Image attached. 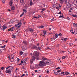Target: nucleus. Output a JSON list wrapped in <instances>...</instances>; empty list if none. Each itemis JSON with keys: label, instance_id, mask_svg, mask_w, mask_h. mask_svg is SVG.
Returning <instances> with one entry per match:
<instances>
[{"label": "nucleus", "instance_id": "24", "mask_svg": "<svg viewBox=\"0 0 77 77\" xmlns=\"http://www.w3.org/2000/svg\"><path fill=\"white\" fill-rule=\"evenodd\" d=\"M54 74H55V75H58V73L56 72H54Z\"/></svg>", "mask_w": 77, "mask_h": 77}, {"label": "nucleus", "instance_id": "51", "mask_svg": "<svg viewBox=\"0 0 77 77\" xmlns=\"http://www.w3.org/2000/svg\"><path fill=\"white\" fill-rule=\"evenodd\" d=\"M54 37H55V36H54V35L53 36V39H55L56 38H54Z\"/></svg>", "mask_w": 77, "mask_h": 77}, {"label": "nucleus", "instance_id": "44", "mask_svg": "<svg viewBox=\"0 0 77 77\" xmlns=\"http://www.w3.org/2000/svg\"><path fill=\"white\" fill-rule=\"evenodd\" d=\"M73 45V44H72V43H70L69 44V45L70 46L72 45Z\"/></svg>", "mask_w": 77, "mask_h": 77}, {"label": "nucleus", "instance_id": "38", "mask_svg": "<svg viewBox=\"0 0 77 77\" xmlns=\"http://www.w3.org/2000/svg\"><path fill=\"white\" fill-rule=\"evenodd\" d=\"M20 2H21L22 3H24V0H20Z\"/></svg>", "mask_w": 77, "mask_h": 77}, {"label": "nucleus", "instance_id": "37", "mask_svg": "<svg viewBox=\"0 0 77 77\" xmlns=\"http://www.w3.org/2000/svg\"><path fill=\"white\" fill-rule=\"evenodd\" d=\"M54 36H55V38H57L58 36L57 34H56Z\"/></svg>", "mask_w": 77, "mask_h": 77}, {"label": "nucleus", "instance_id": "19", "mask_svg": "<svg viewBox=\"0 0 77 77\" xmlns=\"http://www.w3.org/2000/svg\"><path fill=\"white\" fill-rule=\"evenodd\" d=\"M11 8L12 10H14V9H15V7L13 6H11Z\"/></svg>", "mask_w": 77, "mask_h": 77}, {"label": "nucleus", "instance_id": "56", "mask_svg": "<svg viewBox=\"0 0 77 77\" xmlns=\"http://www.w3.org/2000/svg\"><path fill=\"white\" fill-rule=\"evenodd\" d=\"M1 48H4V46H1Z\"/></svg>", "mask_w": 77, "mask_h": 77}, {"label": "nucleus", "instance_id": "61", "mask_svg": "<svg viewBox=\"0 0 77 77\" xmlns=\"http://www.w3.org/2000/svg\"><path fill=\"white\" fill-rule=\"evenodd\" d=\"M67 39H68L67 38H64V41H67Z\"/></svg>", "mask_w": 77, "mask_h": 77}, {"label": "nucleus", "instance_id": "17", "mask_svg": "<svg viewBox=\"0 0 77 77\" xmlns=\"http://www.w3.org/2000/svg\"><path fill=\"white\" fill-rule=\"evenodd\" d=\"M43 33L44 34L43 35V36H46V35H47V34H46V32L45 31H43Z\"/></svg>", "mask_w": 77, "mask_h": 77}, {"label": "nucleus", "instance_id": "59", "mask_svg": "<svg viewBox=\"0 0 77 77\" xmlns=\"http://www.w3.org/2000/svg\"><path fill=\"white\" fill-rule=\"evenodd\" d=\"M56 69H60V67H58V68H56Z\"/></svg>", "mask_w": 77, "mask_h": 77}, {"label": "nucleus", "instance_id": "33", "mask_svg": "<svg viewBox=\"0 0 77 77\" xmlns=\"http://www.w3.org/2000/svg\"><path fill=\"white\" fill-rule=\"evenodd\" d=\"M73 25L74 26H76V27H77V24H75V23H73Z\"/></svg>", "mask_w": 77, "mask_h": 77}, {"label": "nucleus", "instance_id": "15", "mask_svg": "<svg viewBox=\"0 0 77 77\" xmlns=\"http://www.w3.org/2000/svg\"><path fill=\"white\" fill-rule=\"evenodd\" d=\"M73 4L75 5H77V0H75L73 2Z\"/></svg>", "mask_w": 77, "mask_h": 77}, {"label": "nucleus", "instance_id": "62", "mask_svg": "<svg viewBox=\"0 0 77 77\" xmlns=\"http://www.w3.org/2000/svg\"><path fill=\"white\" fill-rule=\"evenodd\" d=\"M33 35L34 36H37V34H34Z\"/></svg>", "mask_w": 77, "mask_h": 77}, {"label": "nucleus", "instance_id": "40", "mask_svg": "<svg viewBox=\"0 0 77 77\" xmlns=\"http://www.w3.org/2000/svg\"><path fill=\"white\" fill-rule=\"evenodd\" d=\"M59 18H64V17H63V16H60L59 17Z\"/></svg>", "mask_w": 77, "mask_h": 77}, {"label": "nucleus", "instance_id": "43", "mask_svg": "<svg viewBox=\"0 0 77 77\" xmlns=\"http://www.w3.org/2000/svg\"><path fill=\"white\" fill-rule=\"evenodd\" d=\"M45 10H46V9L45 8H43L42 9V11H45Z\"/></svg>", "mask_w": 77, "mask_h": 77}, {"label": "nucleus", "instance_id": "18", "mask_svg": "<svg viewBox=\"0 0 77 77\" xmlns=\"http://www.w3.org/2000/svg\"><path fill=\"white\" fill-rule=\"evenodd\" d=\"M13 2H12V1H11L10 2V6L11 7L12 6V3Z\"/></svg>", "mask_w": 77, "mask_h": 77}, {"label": "nucleus", "instance_id": "36", "mask_svg": "<svg viewBox=\"0 0 77 77\" xmlns=\"http://www.w3.org/2000/svg\"><path fill=\"white\" fill-rule=\"evenodd\" d=\"M23 12H27L26 10V9H23Z\"/></svg>", "mask_w": 77, "mask_h": 77}, {"label": "nucleus", "instance_id": "30", "mask_svg": "<svg viewBox=\"0 0 77 77\" xmlns=\"http://www.w3.org/2000/svg\"><path fill=\"white\" fill-rule=\"evenodd\" d=\"M38 49L39 50H41V47L38 46Z\"/></svg>", "mask_w": 77, "mask_h": 77}, {"label": "nucleus", "instance_id": "7", "mask_svg": "<svg viewBox=\"0 0 77 77\" xmlns=\"http://www.w3.org/2000/svg\"><path fill=\"white\" fill-rule=\"evenodd\" d=\"M22 50L24 51L25 50H26V49L27 48V47H26V46H23L22 47Z\"/></svg>", "mask_w": 77, "mask_h": 77}, {"label": "nucleus", "instance_id": "63", "mask_svg": "<svg viewBox=\"0 0 77 77\" xmlns=\"http://www.w3.org/2000/svg\"><path fill=\"white\" fill-rule=\"evenodd\" d=\"M2 2L3 3H5V0H2Z\"/></svg>", "mask_w": 77, "mask_h": 77}, {"label": "nucleus", "instance_id": "50", "mask_svg": "<svg viewBox=\"0 0 77 77\" xmlns=\"http://www.w3.org/2000/svg\"><path fill=\"white\" fill-rule=\"evenodd\" d=\"M74 32L75 33H76V34H77V30L75 31Z\"/></svg>", "mask_w": 77, "mask_h": 77}, {"label": "nucleus", "instance_id": "25", "mask_svg": "<svg viewBox=\"0 0 77 77\" xmlns=\"http://www.w3.org/2000/svg\"><path fill=\"white\" fill-rule=\"evenodd\" d=\"M63 2H64V0H60V3L61 4H62L63 3Z\"/></svg>", "mask_w": 77, "mask_h": 77}, {"label": "nucleus", "instance_id": "57", "mask_svg": "<svg viewBox=\"0 0 77 77\" xmlns=\"http://www.w3.org/2000/svg\"><path fill=\"white\" fill-rule=\"evenodd\" d=\"M62 13L61 12V11H60V12L58 13V14H61Z\"/></svg>", "mask_w": 77, "mask_h": 77}, {"label": "nucleus", "instance_id": "23", "mask_svg": "<svg viewBox=\"0 0 77 77\" xmlns=\"http://www.w3.org/2000/svg\"><path fill=\"white\" fill-rule=\"evenodd\" d=\"M65 74H66V75H68V74H69V73L68 72H65Z\"/></svg>", "mask_w": 77, "mask_h": 77}, {"label": "nucleus", "instance_id": "12", "mask_svg": "<svg viewBox=\"0 0 77 77\" xmlns=\"http://www.w3.org/2000/svg\"><path fill=\"white\" fill-rule=\"evenodd\" d=\"M17 35H18V34L16 35V33H15L14 35H12V36H13L12 38L14 39V38H15V36H17Z\"/></svg>", "mask_w": 77, "mask_h": 77}, {"label": "nucleus", "instance_id": "6", "mask_svg": "<svg viewBox=\"0 0 77 77\" xmlns=\"http://www.w3.org/2000/svg\"><path fill=\"white\" fill-rule=\"evenodd\" d=\"M34 54H35V56L38 57L39 56V53L37 51H35L34 52Z\"/></svg>", "mask_w": 77, "mask_h": 77}, {"label": "nucleus", "instance_id": "42", "mask_svg": "<svg viewBox=\"0 0 77 77\" xmlns=\"http://www.w3.org/2000/svg\"><path fill=\"white\" fill-rule=\"evenodd\" d=\"M60 60V57H58V60Z\"/></svg>", "mask_w": 77, "mask_h": 77}, {"label": "nucleus", "instance_id": "48", "mask_svg": "<svg viewBox=\"0 0 77 77\" xmlns=\"http://www.w3.org/2000/svg\"><path fill=\"white\" fill-rule=\"evenodd\" d=\"M4 68H5L4 67H1V69H2V70H3V69H4Z\"/></svg>", "mask_w": 77, "mask_h": 77}, {"label": "nucleus", "instance_id": "45", "mask_svg": "<svg viewBox=\"0 0 77 77\" xmlns=\"http://www.w3.org/2000/svg\"><path fill=\"white\" fill-rule=\"evenodd\" d=\"M45 50H47L48 49H50V48L49 47H48L45 48Z\"/></svg>", "mask_w": 77, "mask_h": 77}, {"label": "nucleus", "instance_id": "39", "mask_svg": "<svg viewBox=\"0 0 77 77\" xmlns=\"http://www.w3.org/2000/svg\"><path fill=\"white\" fill-rule=\"evenodd\" d=\"M40 28H41V29H42V28H44V26H40Z\"/></svg>", "mask_w": 77, "mask_h": 77}, {"label": "nucleus", "instance_id": "22", "mask_svg": "<svg viewBox=\"0 0 77 77\" xmlns=\"http://www.w3.org/2000/svg\"><path fill=\"white\" fill-rule=\"evenodd\" d=\"M9 68H10V70H12V69H13V68H14V67H13L12 66H9Z\"/></svg>", "mask_w": 77, "mask_h": 77}, {"label": "nucleus", "instance_id": "9", "mask_svg": "<svg viewBox=\"0 0 77 77\" xmlns=\"http://www.w3.org/2000/svg\"><path fill=\"white\" fill-rule=\"evenodd\" d=\"M31 48L32 49H35V50H38V47H36V46H35V45H33L32 46Z\"/></svg>", "mask_w": 77, "mask_h": 77}, {"label": "nucleus", "instance_id": "53", "mask_svg": "<svg viewBox=\"0 0 77 77\" xmlns=\"http://www.w3.org/2000/svg\"><path fill=\"white\" fill-rule=\"evenodd\" d=\"M65 58H66L65 57H63L62 58L63 59H65Z\"/></svg>", "mask_w": 77, "mask_h": 77}, {"label": "nucleus", "instance_id": "55", "mask_svg": "<svg viewBox=\"0 0 77 77\" xmlns=\"http://www.w3.org/2000/svg\"><path fill=\"white\" fill-rule=\"evenodd\" d=\"M17 60L18 61V62H19V61H20V59L19 58H17Z\"/></svg>", "mask_w": 77, "mask_h": 77}, {"label": "nucleus", "instance_id": "10", "mask_svg": "<svg viewBox=\"0 0 77 77\" xmlns=\"http://www.w3.org/2000/svg\"><path fill=\"white\" fill-rule=\"evenodd\" d=\"M2 27L3 28L2 29L3 31L5 30V29H7V26H6L3 25L2 26Z\"/></svg>", "mask_w": 77, "mask_h": 77}, {"label": "nucleus", "instance_id": "1", "mask_svg": "<svg viewBox=\"0 0 77 77\" xmlns=\"http://www.w3.org/2000/svg\"><path fill=\"white\" fill-rule=\"evenodd\" d=\"M43 60L39 61L38 64H36L35 66V68H42L44 66H46L47 64L50 65L51 64V62L49 60H47V59L45 57L42 58Z\"/></svg>", "mask_w": 77, "mask_h": 77}, {"label": "nucleus", "instance_id": "11", "mask_svg": "<svg viewBox=\"0 0 77 77\" xmlns=\"http://www.w3.org/2000/svg\"><path fill=\"white\" fill-rule=\"evenodd\" d=\"M21 63H23V65L25 66L26 65V62L24 60H21Z\"/></svg>", "mask_w": 77, "mask_h": 77}, {"label": "nucleus", "instance_id": "58", "mask_svg": "<svg viewBox=\"0 0 77 77\" xmlns=\"http://www.w3.org/2000/svg\"><path fill=\"white\" fill-rule=\"evenodd\" d=\"M24 60H25V61H27V58H25Z\"/></svg>", "mask_w": 77, "mask_h": 77}, {"label": "nucleus", "instance_id": "64", "mask_svg": "<svg viewBox=\"0 0 77 77\" xmlns=\"http://www.w3.org/2000/svg\"><path fill=\"white\" fill-rule=\"evenodd\" d=\"M41 13L42 14H43V13H44V12H43V11H42L41 12Z\"/></svg>", "mask_w": 77, "mask_h": 77}, {"label": "nucleus", "instance_id": "20", "mask_svg": "<svg viewBox=\"0 0 77 77\" xmlns=\"http://www.w3.org/2000/svg\"><path fill=\"white\" fill-rule=\"evenodd\" d=\"M22 69L23 71H24L25 69H26V68H25V67L24 66H22Z\"/></svg>", "mask_w": 77, "mask_h": 77}, {"label": "nucleus", "instance_id": "8", "mask_svg": "<svg viewBox=\"0 0 77 77\" xmlns=\"http://www.w3.org/2000/svg\"><path fill=\"white\" fill-rule=\"evenodd\" d=\"M5 72L8 74H11V72H12V71L11 70V69H9L8 70H6L5 71Z\"/></svg>", "mask_w": 77, "mask_h": 77}, {"label": "nucleus", "instance_id": "4", "mask_svg": "<svg viewBox=\"0 0 77 77\" xmlns=\"http://www.w3.org/2000/svg\"><path fill=\"white\" fill-rule=\"evenodd\" d=\"M66 4L67 8H70L71 7V4L69 2H67V1H66Z\"/></svg>", "mask_w": 77, "mask_h": 77}, {"label": "nucleus", "instance_id": "16", "mask_svg": "<svg viewBox=\"0 0 77 77\" xmlns=\"http://www.w3.org/2000/svg\"><path fill=\"white\" fill-rule=\"evenodd\" d=\"M29 30L30 32H33L34 30H33V29L31 28H30L29 29Z\"/></svg>", "mask_w": 77, "mask_h": 77}, {"label": "nucleus", "instance_id": "35", "mask_svg": "<svg viewBox=\"0 0 77 77\" xmlns=\"http://www.w3.org/2000/svg\"><path fill=\"white\" fill-rule=\"evenodd\" d=\"M23 53H24L22 51H21L20 53V55H22V54H23Z\"/></svg>", "mask_w": 77, "mask_h": 77}, {"label": "nucleus", "instance_id": "49", "mask_svg": "<svg viewBox=\"0 0 77 77\" xmlns=\"http://www.w3.org/2000/svg\"><path fill=\"white\" fill-rule=\"evenodd\" d=\"M70 32H71V33H72V32H73V29H71L70 30Z\"/></svg>", "mask_w": 77, "mask_h": 77}, {"label": "nucleus", "instance_id": "32", "mask_svg": "<svg viewBox=\"0 0 77 77\" xmlns=\"http://www.w3.org/2000/svg\"><path fill=\"white\" fill-rule=\"evenodd\" d=\"M72 16L73 17H77V15H76L73 14V15H72Z\"/></svg>", "mask_w": 77, "mask_h": 77}, {"label": "nucleus", "instance_id": "52", "mask_svg": "<svg viewBox=\"0 0 77 77\" xmlns=\"http://www.w3.org/2000/svg\"><path fill=\"white\" fill-rule=\"evenodd\" d=\"M61 72V71L60 70H58L57 71V72Z\"/></svg>", "mask_w": 77, "mask_h": 77}, {"label": "nucleus", "instance_id": "13", "mask_svg": "<svg viewBox=\"0 0 77 77\" xmlns=\"http://www.w3.org/2000/svg\"><path fill=\"white\" fill-rule=\"evenodd\" d=\"M15 21L11 20L9 22V23L10 24H13Z\"/></svg>", "mask_w": 77, "mask_h": 77}, {"label": "nucleus", "instance_id": "3", "mask_svg": "<svg viewBox=\"0 0 77 77\" xmlns=\"http://www.w3.org/2000/svg\"><path fill=\"white\" fill-rule=\"evenodd\" d=\"M36 58L34 56L32 57L30 59V62L31 63H33V61H35V60Z\"/></svg>", "mask_w": 77, "mask_h": 77}, {"label": "nucleus", "instance_id": "46", "mask_svg": "<svg viewBox=\"0 0 77 77\" xmlns=\"http://www.w3.org/2000/svg\"><path fill=\"white\" fill-rule=\"evenodd\" d=\"M59 44H58V45H57L56 47H57V48H59Z\"/></svg>", "mask_w": 77, "mask_h": 77}, {"label": "nucleus", "instance_id": "34", "mask_svg": "<svg viewBox=\"0 0 77 77\" xmlns=\"http://www.w3.org/2000/svg\"><path fill=\"white\" fill-rule=\"evenodd\" d=\"M61 74H63V75H65V73H64V72H62L61 73Z\"/></svg>", "mask_w": 77, "mask_h": 77}, {"label": "nucleus", "instance_id": "26", "mask_svg": "<svg viewBox=\"0 0 77 77\" xmlns=\"http://www.w3.org/2000/svg\"><path fill=\"white\" fill-rule=\"evenodd\" d=\"M30 68L31 69H33L34 68V66H33V65H30Z\"/></svg>", "mask_w": 77, "mask_h": 77}, {"label": "nucleus", "instance_id": "27", "mask_svg": "<svg viewBox=\"0 0 77 77\" xmlns=\"http://www.w3.org/2000/svg\"><path fill=\"white\" fill-rule=\"evenodd\" d=\"M24 12H23L22 13V14L20 16V17H22V16H23V15H24Z\"/></svg>", "mask_w": 77, "mask_h": 77}, {"label": "nucleus", "instance_id": "54", "mask_svg": "<svg viewBox=\"0 0 77 77\" xmlns=\"http://www.w3.org/2000/svg\"><path fill=\"white\" fill-rule=\"evenodd\" d=\"M9 66L7 67L6 68V69H9Z\"/></svg>", "mask_w": 77, "mask_h": 77}, {"label": "nucleus", "instance_id": "2", "mask_svg": "<svg viewBox=\"0 0 77 77\" xmlns=\"http://www.w3.org/2000/svg\"><path fill=\"white\" fill-rule=\"evenodd\" d=\"M22 24L21 23V22H20L19 23H18V24H16L15 25V27H17V28L18 29H19L20 27V26H21Z\"/></svg>", "mask_w": 77, "mask_h": 77}, {"label": "nucleus", "instance_id": "21", "mask_svg": "<svg viewBox=\"0 0 77 77\" xmlns=\"http://www.w3.org/2000/svg\"><path fill=\"white\" fill-rule=\"evenodd\" d=\"M55 9V8L54 7H53V8H50V9L51 11H53V9Z\"/></svg>", "mask_w": 77, "mask_h": 77}, {"label": "nucleus", "instance_id": "29", "mask_svg": "<svg viewBox=\"0 0 77 77\" xmlns=\"http://www.w3.org/2000/svg\"><path fill=\"white\" fill-rule=\"evenodd\" d=\"M62 33H60L58 34V36H62Z\"/></svg>", "mask_w": 77, "mask_h": 77}, {"label": "nucleus", "instance_id": "47", "mask_svg": "<svg viewBox=\"0 0 77 77\" xmlns=\"http://www.w3.org/2000/svg\"><path fill=\"white\" fill-rule=\"evenodd\" d=\"M23 43H24V44H27V42H26V41H23Z\"/></svg>", "mask_w": 77, "mask_h": 77}, {"label": "nucleus", "instance_id": "60", "mask_svg": "<svg viewBox=\"0 0 77 77\" xmlns=\"http://www.w3.org/2000/svg\"><path fill=\"white\" fill-rule=\"evenodd\" d=\"M24 75H25V74H23V75H22L21 76L22 77H24Z\"/></svg>", "mask_w": 77, "mask_h": 77}, {"label": "nucleus", "instance_id": "41", "mask_svg": "<svg viewBox=\"0 0 77 77\" xmlns=\"http://www.w3.org/2000/svg\"><path fill=\"white\" fill-rule=\"evenodd\" d=\"M36 60H39V58L38 57H37L36 58Z\"/></svg>", "mask_w": 77, "mask_h": 77}, {"label": "nucleus", "instance_id": "5", "mask_svg": "<svg viewBox=\"0 0 77 77\" xmlns=\"http://www.w3.org/2000/svg\"><path fill=\"white\" fill-rule=\"evenodd\" d=\"M15 30V28L14 27H12L11 28H10V29H8V32H9V31H11V32H13L14 30Z\"/></svg>", "mask_w": 77, "mask_h": 77}, {"label": "nucleus", "instance_id": "14", "mask_svg": "<svg viewBox=\"0 0 77 77\" xmlns=\"http://www.w3.org/2000/svg\"><path fill=\"white\" fill-rule=\"evenodd\" d=\"M11 61L12 62H13L14 61V57H11Z\"/></svg>", "mask_w": 77, "mask_h": 77}, {"label": "nucleus", "instance_id": "28", "mask_svg": "<svg viewBox=\"0 0 77 77\" xmlns=\"http://www.w3.org/2000/svg\"><path fill=\"white\" fill-rule=\"evenodd\" d=\"M30 5H31V6H32V5H33V3H32V1H31L30 2Z\"/></svg>", "mask_w": 77, "mask_h": 77}, {"label": "nucleus", "instance_id": "31", "mask_svg": "<svg viewBox=\"0 0 77 77\" xmlns=\"http://www.w3.org/2000/svg\"><path fill=\"white\" fill-rule=\"evenodd\" d=\"M34 18H36V19H38V18H39V17H36L35 16H34L33 17Z\"/></svg>", "mask_w": 77, "mask_h": 77}]
</instances>
